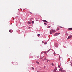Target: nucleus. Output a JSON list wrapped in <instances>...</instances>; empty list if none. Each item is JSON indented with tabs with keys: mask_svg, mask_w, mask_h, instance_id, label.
<instances>
[{
	"mask_svg": "<svg viewBox=\"0 0 72 72\" xmlns=\"http://www.w3.org/2000/svg\"><path fill=\"white\" fill-rule=\"evenodd\" d=\"M47 44V42H45L44 43V44Z\"/></svg>",
	"mask_w": 72,
	"mask_h": 72,
	"instance_id": "nucleus-17",
	"label": "nucleus"
},
{
	"mask_svg": "<svg viewBox=\"0 0 72 72\" xmlns=\"http://www.w3.org/2000/svg\"><path fill=\"white\" fill-rule=\"evenodd\" d=\"M32 24H33V23H34V21H32Z\"/></svg>",
	"mask_w": 72,
	"mask_h": 72,
	"instance_id": "nucleus-11",
	"label": "nucleus"
},
{
	"mask_svg": "<svg viewBox=\"0 0 72 72\" xmlns=\"http://www.w3.org/2000/svg\"><path fill=\"white\" fill-rule=\"evenodd\" d=\"M36 63L37 64H39V62H37V61L36 62Z\"/></svg>",
	"mask_w": 72,
	"mask_h": 72,
	"instance_id": "nucleus-13",
	"label": "nucleus"
},
{
	"mask_svg": "<svg viewBox=\"0 0 72 72\" xmlns=\"http://www.w3.org/2000/svg\"><path fill=\"white\" fill-rule=\"evenodd\" d=\"M57 70V67H55V69L53 71V72H57L56 71Z\"/></svg>",
	"mask_w": 72,
	"mask_h": 72,
	"instance_id": "nucleus-3",
	"label": "nucleus"
},
{
	"mask_svg": "<svg viewBox=\"0 0 72 72\" xmlns=\"http://www.w3.org/2000/svg\"><path fill=\"white\" fill-rule=\"evenodd\" d=\"M60 71H61V72H62V70L61 69H59Z\"/></svg>",
	"mask_w": 72,
	"mask_h": 72,
	"instance_id": "nucleus-10",
	"label": "nucleus"
},
{
	"mask_svg": "<svg viewBox=\"0 0 72 72\" xmlns=\"http://www.w3.org/2000/svg\"><path fill=\"white\" fill-rule=\"evenodd\" d=\"M72 37V35L69 36L68 37L67 39H71V37Z\"/></svg>",
	"mask_w": 72,
	"mask_h": 72,
	"instance_id": "nucleus-4",
	"label": "nucleus"
},
{
	"mask_svg": "<svg viewBox=\"0 0 72 72\" xmlns=\"http://www.w3.org/2000/svg\"><path fill=\"white\" fill-rule=\"evenodd\" d=\"M51 65H52V66H53L54 65L53 64V63H52L51 64Z\"/></svg>",
	"mask_w": 72,
	"mask_h": 72,
	"instance_id": "nucleus-23",
	"label": "nucleus"
},
{
	"mask_svg": "<svg viewBox=\"0 0 72 72\" xmlns=\"http://www.w3.org/2000/svg\"><path fill=\"white\" fill-rule=\"evenodd\" d=\"M31 22H30V21H28V24H31Z\"/></svg>",
	"mask_w": 72,
	"mask_h": 72,
	"instance_id": "nucleus-6",
	"label": "nucleus"
},
{
	"mask_svg": "<svg viewBox=\"0 0 72 72\" xmlns=\"http://www.w3.org/2000/svg\"><path fill=\"white\" fill-rule=\"evenodd\" d=\"M53 54H54V55H55V53H53Z\"/></svg>",
	"mask_w": 72,
	"mask_h": 72,
	"instance_id": "nucleus-21",
	"label": "nucleus"
},
{
	"mask_svg": "<svg viewBox=\"0 0 72 72\" xmlns=\"http://www.w3.org/2000/svg\"><path fill=\"white\" fill-rule=\"evenodd\" d=\"M32 69H34V68H33L32 67Z\"/></svg>",
	"mask_w": 72,
	"mask_h": 72,
	"instance_id": "nucleus-24",
	"label": "nucleus"
},
{
	"mask_svg": "<svg viewBox=\"0 0 72 72\" xmlns=\"http://www.w3.org/2000/svg\"><path fill=\"white\" fill-rule=\"evenodd\" d=\"M44 24H45V25H46V24H46V23H44Z\"/></svg>",
	"mask_w": 72,
	"mask_h": 72,
	"instance_id": "nucleus-19",
	"label": "nucleus"
},
{
	"mask_svg": "<svg viewBox=\"0 0 72 72\" xmlns=\"http://www.w3.org/2000/svg\"><path fill=\"white\" fill-rule=\"evenodd\" d=\"M69 30H72V28H70L68 29Z\"/></svg>",
	"mask_w": 72,
	"mask_h": 72,
	"instance_id": "nucleus-8",
	"label": "nucleus"
},
{
	"mask_svg": "<svg viewBox=\"0 0 72 72\" xmlns=\"http://www.w3.org/2000/svg\"><path fill=\"white\" fill-rule=\"evenodd\" d=\"M60 28H63V27L60 26Z\"/></svg>",
	"mask_w": 72,
	"mask_h": 72,
	"instance_id": "nucleus-26",
	"label": "nucleus"
},
{
	"mask_svg": "<svg viewBox=\"0 0 72 72\" xmlns=\"http://www.w3.org/2000/svg\"><path fill=\"white\" fill-rule=\"evenodd\" d=\"M44 68H45V66L44 67Z\"/></svg>",
	"mask_w": 72,
	"mask_h": 72,
	"instance_id": "nucleus-32",
	"label": "nucleus"
},
{
	"mask_svg": "<svg viewBox=\"0 0 72 72\" xmlns=\"http://www.w3.org/2000/svg\"><path fill=\"white\" fill-rule=\"evenodd\" d=\"M49 51H50V50H48L47 51V52H49Z\"/></svg>",
	"mask_w": 72,
	"mask_h": 72,
	"instance_id": "nucleus-25",
	"label": "nucleus"
},
{
	"mask_svg": "<svg viewBox=\"0 0 72 72\" xmlns=\"http://www.w3.org/2000/svg\"><path fill=\"white\" fill-rule=\"evenodd\" d=\"M42 42L43 43H44V42L42 41Z\"/></svg>",
	"mask_w": 72,
	"mask_h": 72,
	"instance_id": "nucleus-30",
	"label": "nucleus"
},
{
	"mask_svg": "<svg viewBox=\"0 0 72 72\" xmlns=\"http://www.w3.org/2000/svg\"><path fill=\"white\" fill-rule=\"evenodd\" d=\"M54 32H55V30H51L50 31V34H52V33H54Z\"/></svg>",
	"mask_w": 72,
	"mask_h": 72,
	"instance_id": "nucleus-1",
	"label": "nucleus"
},
{
	"mask_svg": "<svg viewBox=\"0 0 72 72\" xmlns=\"http://www.w3.org/2000/svg\"><path fill=\"white\" fill-rule=\"evenodd\" d=\"M62 72H64V71H62Z\"/></svg>",
	"mask_w": 72,
	"mask_h": 72,
	"instance_id": "nucleus-31",
	"label": "nucleus"
},
{
	"mask_svg": "<svg viewBox=\"0 0 72 72\" xmlns=\"http://www.w3.org/2000/svg\"><path fill=\"white\" fill-rule=\"evenodd\" d=\"M58 67L59 68H60V66H58Z\"/></svg>",
	"mask_w": 72,
	"mask_h": 72,
	"instance_id": "nucleus-18",
	"label": "nucleus"
},
{
	"mask_svg": "<svg viewBox=\"0 0 72 72\" xmlns=\"http://www.w3.org/2000/svg\"><path fill=\"white\" fill-rule=\"evenodd\" d=\"M9 32H10L11 33H12V31H11V30H9Z\"/></svg>",
	"mask_w": 72,
	"mask_h": 72,
	"instance_id": "nucleus-14",
	"label": "nucleus"
},
{
	"mask_svg": "<svg viewBox=\"0 0 72 72\" xmlns=\"http://www.w3.org/2000/svg\"><path fill=\"white\" fill-rule=\"evenodd\" d=\"M58 30H59V29H57Z\"/></svg>",
	"mask_w": 72,
	"mask_h": 72,
	"instance_id": "nucleus-29",
	"label": "nucleus"
},
{
	"mask_svg": "<svg viewBox=\"0 0 72 72\" xmlns=\"http://www.w3.org/2000/svg\"><path fill=\"white\" fill-rule=\"evenodd\" d=\"M51 26H49L48 27V28H50Z\"/></svg>",
	"mask_w": 72,
	"mask_h": 72,
	"instance_id": "nucleus-16",
	"label": "nucleus"
},
{
	"mask_svg": "<svg viewBox=\"0 0 72 72\" xmlns=\"http://www.w3.org/2000/svg\"><path fill=\"white\" fill-rule=\"evenodd\" d=\"M31 13V14H32V13Z\"/></svg>",
	"mask_w": 72,
	"mask_h": 72,
	"instance_id": "nucleus-33",
	"label": "nucleus"
},
{
	"mask_svg": "<svg viewBox=\"0 0 72 72\" xmlns=\"http://www.w3.org/2000/svg\"><path fill=\"white\" fill-rule=\"evenodd\" d=\"M47 62H50V60H47Z\"/></svg>",
	"mask_w": 72,
	"mask_h": 72,
	"instance_id": "nucleus-12",
	"label": "nucleus"
},
{
	"mask_svg": "<svg viewBox=\"0 0 72 72\" xmlns=\"http://www.w3.org/2000/svg\"><path fill=\"white\" fill-rule=\"evenodd\" d=\"M59 34H60V33H56L54 35V36H58Z\"/></svg>",
	"mask_w": 72,
	"mask_h": 72,
	"instance_id": "nucleus-2",
	"label": "nucleus"
},
{
	"mask_svg": "<svg viewBox=\"0 0 72 72\" xmlns=\"http://www.w3.org/2000/svg\"><path fill=\"white\" fill-rule=\"evenodd\" d=\"M42 21L43 22H46L47 23L48 22V21H46L45 20H43Z\"/></svg>",
	"mask_w": 72,
	"mask_h": 72,
	"instance_id": "nucleus-5",
	"label": "nucleus"
},
{
	"mask_svg": "<svg viewBox=\"0 0 72 72\" xmlns=\"http://www.w3.org/2000/svg\"><path fill=\"white\" fill-rule=\"evenodd\" d=\"M70 65L71 66H72V62L71 63V64H70Z\"/></svg>",
	"mask_w": 72,
	"mask_h": 72,
	"instance_id": "nucleus-15",
	"label": "nucleus"
},
{
	"mask_svg": "<svg viewBox=\"0 0 72 72\" xmlns=\"http://www.w3.org/2000/svg\"><path fill=\"white\" fill-rule=\"evenodd\" d=\"M30 28H30V27L28 28V29H30Z\"/></svg>",
	"mask_w": 72,
	"mask_h": 72,
	"instance_id": "nucleus-27",
	"label": "nucleus"
},
{
	"mask_svg": "<svg viewBox=\"0 0 72 72\" xmlns=\"http://www.w3.org/2000/svg\"><path fill=\"white\" fill-rule=\"evenodd\" d=\"M44 53H45V54H46V52H44Z\"/></svg>",
	"mask_w": 72,
	"mask_h": 72,
	"instance_id": "nucleus-28",
	"label": "nucleus"
},
{
	"mask_svg": "<svg viewBox=\"0 0 72 72\" xmlns=\"http://www.w3.org/2000/svg\"><path fill=\"white\" fill-rule=\"evenodd\" d=\"M43 57H42V58H41L40 59H42V58H43Z\"/></svg>",
	"mask_w": 72,
	"mask_h": 72,
	"instance_id": "nucleus-20",
	"label": "nucleus"
},
{
	"mask_svg": "<svg viewBox=\"0 0 72 72\" xmlns=\"http://www.w3.org/2000/svg\"><path fill=\"white\" fill-rule=\"evenodd\" d=\"M38 37H40V35L39 34H38L37 35Z\"/></svg>",
	"mask_w": 72,
	"mask_h": 72,
	"instance_id": "nucleus-9",
	"label": "nucleus"
},
{
	"mask_svg": "<svg viewBox=\"0 0 72 72\" xmlns=\"http://www.w3.org/2000/svg\"><path fill=\"white\" fill-rule=\"evenodd\" d=\"M47 59H46V57L44 58V60H43V61H44V60H46Z\"/></svg>",
	"mask_w": 72,
	"mask_h": 72,
	"instance_id": "nucleus-7",
	"label": "nucleus"
},
{
	"mask_svg": "<svg viewBox=\"0 0 72 72\" xmlns=\"http://www.w3.org/2000/svg\"><path fill=\"white\" fill-rule=\"evenodd\" d=\"M59 60H60V57H59Z\"/></svg>",
	"mask_w": 72,
	"mask_h": 72,
	"instance_id": "nucleus-22",
	"label": "nucleus"
}]
</instances>
